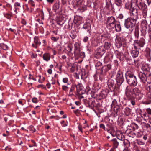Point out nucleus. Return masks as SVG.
Instances as JSON below:
<instances>
[{
  "mask_svg": "<svg viewBox=\"0 0 151 151\" xmlns=\"http://www.w3.org/2000/svg\"><path fill=\"white\" fill-rule=\"evenodd\" d=\"M132 14L130 17L137 21L138 17L139 10L136 8H132L131 10Z\"/></svg>",
  "mask_w": 151,
  "mask_h": 151,
  "instance_id": "ddd939ff",
  "label": "nucleus"
},
{
  "mask_svg": "<svg viewBox=\"0 0 151 151\" xmlns=\"http://www.w3.org/2000/svg\"><path fill=\"white\" fill-rule=\"evenodd\" d=\"M85 54L83 52H80L79 55L77 56V57H80L81 58H82L85 57Z\"/></svg>",
  "mask_w": 151,
  "mask_h": 151,
  "instance_id": "58836bf2",
  "label": "nucleus"
},
{
  "mask_svg": "<svg viewBox=\"0 0 151 151\" xmlns=\"http://www.w3.org/2000/svg\"><path fill=\"white\" fill-rule=\"evenodd\" d=\"M133 94L135 95L137 99H140L143 97V94L140 90L138 88L136 87L133 88Z\"/></svg>",
  "mask_w": 151,
  "mask_h": 151,
  "instance_id": "9d476101",
  "label": "nucleus"
},
{
  "mask_svg": "<svg viewBox=\"0 0 151 151\" xmlns=\"http://www.w3.org/2000/svg\"><path fill=\"white\" fill-rule=\"evenodd\" d=\"M67 50L69 53H71V51L72 50V46L71 45H68L67 47Z\"/></svg>",
  "mask_w": 151,
  "mask_h": 151,
  "instance_id": "c9c22d12",
  "label": "nucleus"
},
{
  "mask_svg": "<svg viewBox=\"0 0 151 151\" xmlns=\"http://www.w3.org/2000/svg\"><path fill=\"white\" fill-rule=\"evenodd\" d=\"M118 41V44L119 47L121 46L122 44L124 42V40L122 38H120L117 39Z\"/></svg>",
  "mask_w": 151,
  "mask_h": 151,
  "instance_id": "a878e982",
  "label": "nucleus"
},
{
  "mask_svg": "<svg viewBox=\"0 0 151 151\" xmlns=\"http://www.w3.org/2000/svg\"><path fill=\"white\" fill-rule=\"evenodd\" d=\"M105 52V49L103 46L99 47L96 51L95 54L98 58L101 57Z\"/></svg>",
  "mask_w": 151,
  "mask_h": 151,
  "instance_id": "f8f14e48",
  "label": "nucleus"
},
{
  "mask_svg": "<svg viewBox=\"0 0 151 151\" xmlns=\"http://www.w3.org/2000/svg\"><path fill=\"white\" fill-rule=\"evenodd\" d=\"M116 80L118 86H120L123 82L124 79L122 72L119 71L116 75Z\"/></svg>",
  "mask_w": 151,
  "mask_h": 151,
  "instance_id": "0eeeda50",
  "label": "nucleus"
},
{
  "mask_svg": "<svg viewBox=\"0 0 151 151\" xmlns=\"http://www.w3.org/2000/svg\"><path fill=\"white\" fill-rule=\"evenodd\" d=\"M60 7V3L59 2L56 3L55 4L53 5V9L55 10V11L57 10H58Z\"/></svg>",
  "mask_w": 151,
  "mask_h": 151,
  "instance_id": "7c9ffc66",
  "label": "nucleus"
},
{
  "mask_svg": "<svg viewBox=\"0 0 151 151\" xmlns=\"http://www.w3.org/2000/svg\"><path fill=\"white\" fill-rule=\"evenodd\" d=\"M0 47L2 49L5 50H7L8 48V46L4 43H1L0 44Z\"/></svg>",
  "mask_w": 151,
  "mask_h": 151,
  "instance_id": "c756f323",
  "label": "nucleus"
},
{
  "mask_svg": "<svg viewBox=\"0 0 151 151\" xmlns=\"http://www.w3.org/2000/svg\"><path fill=\"white\" fill-rule=\"evenodd\" d=\"M68 88L67 86L65 85H63L62 89L63 90L67 91H68Z\"/></svg>",
  "mask_w": 151,
  "mask_h": 151,
  "instance_id": "c03bdc74",
  "label": "nucleus"
},
{
  "mask_svg": "<svg viewBox=\"0 0 151 151\" xmlns=\"http://www.w3.org/2000/svg\"><path fill=\"white\" fill-rule=\"evenodd\" d=\"M74 51L79 50L80 49L79 44L78 43L76 42L74 44Z\"/></svg>",
  "mask_w": 151,
  "mask_h": 151,
  "instance_id": "e433bc0d",
  "label": "nucleus"
},
{
  "mask_svg": "<svg viewBox=\"0 0 151 151\" xmlns=\"http://www.w3.org/2000/svg\"><path fill=\"white\" fill-rule=\"evenodd\" d=\"M115 4L119 7H121L122 5V0H115Z\"/></svg>",
  "mask_w": 151,
  "mask_h": 151,
  "instance_id": "cd10ccee",
  "label": "nucleus"
},
{
  "mask_svg": "<svg viewBox=\"0 0 151 151\" xmlns=\"http://www.w3.org/2000/svg\"><path fill=\"white\" fill-rule=\"evenodd\" d=\"M146 88L149 92L151 91V82H148Z\"/></svg>",
  "mask_w": 151,
  "mask_h": 151,
  "instance_id": "72a5a7b5",
  "label": "nucleus"
},
{
  "mask_svg": "<svg viewBox=\"0 0 151 151\" xmlns=\"http://www.w3.org/2000/svg\"><path fill=\"white\" fill-rule=\"evenodd\" d=\"M76 86V85H73L70 90V93L74 90Z\"/></svg>",
  "mask_w": 151,
  "mask_h": 151,
  "instance_id": "8fccbe9b",
  "label": "nucleus"
},
{
  "mask_svg": "<svg viewBox=\"0 0 151 151\" xmlns=\"http://www.w3.org/2000/svg\"><path fill=\"white\" fill-rule=\"evenodd\" d=\"M138 144L139 145H142L144 144V143L141 141L139 140L138 141Z\"/></svg>",
  "mask_w": 151,
  "mask_h": 151,
  "instance_id": "0e129e2a",
  "label": "nucleus"
},
{
  "mask_svg": "<svg viewBox=\"0 0 151 151\" xmlns=\"http://www.w3.org/2000/svg\"><path fill=\"white\" fill-rule=\"evenodd\" d=\"M88 40V37L87 36H85L83 38V41L85 42H87Z\"/></svg>",
  "mask_w": 151,
  "mask_h": 151,
  "instance_id": "5fc2aeb1",
  "label": "nucleus"
},
{
  "mask_svg": "<svg viewBox=\"0 0 151 151\" xmlns=\"http://www.w3.org/2000/svg\"><path fill=\"white\" fill-rule=\"evenodd\" d=\"M34 42L35 44L36 45L38 46L40 45L41 44V42L38 37H35L34 38Z\"/></svg>",
  "mask_w": 151,
  "mask_h": 151,
  "instance_id": "5701e85b",
  "label": "nucleus"
},
{
  "mask_svg": "<svg viewBox=\"0 0 151 151\" xmlns=\"http://www.w3.org/2000/svg\"><path fill=\"white\" fill-rule=\"evenodd\" d=\"M146 110L147 112L150 115H151V109L150 108H147L146 109Z\"/></svg>",
  "mask_w": 151,
  "mask_h": 151,
  "instance_id": "3c124183",
  "label": "nucleus"
},
{
  "mask_svg": "<svg viewBox=\"0 0 151 151\" xmlns=\"http://www.w3.org/2000/svg\"><path fill=\"white\" fill-rule=\"evenodd\" d=\"M116 23V20L113 17H108L107 21V27L111 28Z\"/></svg>",
  "mask_w": 151,
  "mask_h": 151,
  "instance_id": "9b49d317",
  "label": "nucleus"
},
{
  "mask_svg": "<svg viewBox=\"0 0 151 151\" xmlns=\"http://www.w3.org/2000/svg\"><path fill=\"white\" fill-rule=\"evenodd\" d=\"M81 52L80 49H79V50H77L74 51V56L75 57H77L78 55H79V53Z\"/></svg>",
  "mask_w": 151,
  "mask_h": 151,
  "instance_id": "ea45409f",
  "label": "nucleus"
},
{
  "mask_svg": "<svg viewBox=\"0 0 151 151\" xmlns=\"http://www.w3.org/2000/svg\"><path fill=\"white\" fill-rule=\"evenodd\" d=\"M32 46L35 48H37L38 46L36 45L35 43H33L32 44Z\"/></svg>",
  "mask_w": 151,
  "mask_h": 151,
  "instance_id": "338daca9",
  "label": "nucleus"
},
{
  "mask_svg": "<svg viewBox=\"0 0 151 151\" xmlns=\"http://www.w3.org/2000/svg\"><path fill=\"white\" fill-rule=\"evenodd\" d=\"M29 4H31L32 6H35V4L34 3V1L32 0H29Z\"/></svg>",
  "mask_w": 151,
  "mask_h": 151,
  "instance_id": "4d7b16f0",
  "label": "nucleus"
},
{
  "mask_svg": "<svg viewBox=\"0 0 151 151\" xmlns=\"http://www.w3.org/2000/svg\"><path fill=\"white\" fill-rule=\"evenodd\" d=\"M137 133H136L135 132H130L129 134H128V135L129 137L134 138L135 137H139V136L137 135Z\"/></svg>",
  "mask_w": 151,
  "mask_h": 151,
  "instance_id": "c85d7f7f",
  "label": "nucleus"
},
{
  "mask_svg": "<svg viewBox=\"0 0 151 151\" xmlns=\"http://www.w3.org/2000/svg\"><path fill=\"white\" fill-rule=\"evenodd\" d=\"M134 34L135 38H138L139 36V31L137 30H136L134 32Z\"/></svg>",
  "mask_w": 151,
  "mask_h": 151,
  "instance_id": "37998d69",
  "label": "nucleus"
},
{
  "mask_svg": "<svg viewBox=\"0 0 151 151\" xmlns=\"http://www.w3.org/2000/svg\"><path fill=\"white\" fill-rule=\"evenodd\" d=\"M47 2L50 3V4H52V3L54 1V0H46Z\"/></svg>",
  "mask_w": 151,
  "mask_h": 151,
  "instance_id": "774afa93",
  "label": "nucleus"
},
{
  "mask_svg": "<svg viewBox=\"0 0 151 151\" xmlns=\"http://www.w3.org/2000/svg\"><path fill=\"white\" fill-rule=\"evenodd\" d=\"M51 39L55 42L58 39V38H57L54 37H51Z\"/></svg>",
  "mask_w": 151,
  "mask_h": 151,
  "instance_id": "13d9d810",
  "label": "nucleus"
},
{
  "mask_svg": "<svg viewBox=\"0 0 151 151\" xmlns=\"http://www.w3.org/2000/svg\"><path fill=\"white\" fill-rule=\"evenodd\" d=\"M109 93V91L107 89L101 91L99 96L100 98L104 99L106 97Z\"/></svg>",
  "mask_w": 151,
  "mask_h": 151,
  "instance_id": "2eb2a0df",
  "label": "nucleus"
},
{
  "mask_svg": "<svg viewBox=\"0 0 151 151\" xmlns=\"http://www.w3.org/2000/svg\"><path fill=\"white\" fill-rule=\"evenodd\" d=\"M101 128H102L103 129H105V127L104 125L103 124H101L99 126Z\"/></svg>",
  "mask_w": 151,
  "mask_h": 151,
  "instance_id": "680f3d73",
  "label": "nucleus"
},
{
  "mask_svg": "<svg viewBox=\"0 0 151 151\" xmlns=\"http://www.w3.org/2000/svg\"><path fill=\"white\" fill-rule=\"evenodd\" d=\"M4 17L7 18L8 19H10L11 17V14L8 13H4Z\"/></svg>",
  "mask_w": 151,
  "mask_h": 151,
  "instance_id": "a19ab883",
  "label": "nucleus"
},
{
  "mask_svg": "<svg viewBox=\"0 0 151 151\" xmlns=\"http://www.w3.org/2000/svg\"><path fill=\"white\" fill-rule=\"evenodd\" d=\"M70 36L71 37V38L73 39H74L76 38V35L75 34H73L72 33H71L70 34Z\"/></svg>",
  "mask_w": 151,
  "mask_h": 151,
  "instance_id": "bf43d9fd",
  "label": "nucleus"
},
{
  "mask_svg": "<svg viewBox=\"0 0 151 151\" xmlns=\"http://www.w3.org/2000/svg\"><path fill=\"white\" fill-rule=\"evenodd\" d=\"M83 28L86 30L87 32L90 33L91 32L90 25L89 24H85L83 27Z\"/></svg>",
  "mask_w": 151,
  "mask_h": 151,
  "instance_id": "aec40b11",
  "label": "nucleus"
},
{
  "mask_svg": "<svg viewBox=\"0 0 151 151\" xmlns=\"http://www.w3.org/2000/svg\"><path fill=\"white\" fill-rule=\"evenodd\" d=\"M145 55L147 57L148 60L150 61L151 59L150 49L149 48H146L145 50Z\"/></svg>",
  "mask_w": 151,
  "mask_h": 151,
  "instance_id": "f3484780",
  "label": "nucleus"
},
{
  "mask_svg": "<svg viewBox=\"0 0 151 151\" xmlns=\"http://www.w3.org/2000/svg\"><path fill=\"white\" fill-rule=\"evenodd\" d=\"M139 9H141L143 17L145 18L147 17V6L143 2L137 5Z\"/></svg>",
  "mask_w": 151,
  "mask_h": 151,
  "instance_id": "6e6552de",
  "label": "nucleus"
},
{
  "mask_svg": "<svg viewBox=\"0 0 151 151\" xmlns=\"http://www.w3.org/2000/svg\"><path fill=\"white\" fill-rule=\"evenodd\" d=\"M29 128L30 130L33 132H35L36 131L35 129L34 128V126L32 125L30 126Z\"/></svg>",
  "mask_w": 151,
  "mask_h": 151,
  "instance_id": "09e8293b",
  "label": "nucleus"
},
{
  "mask_svg": "<svg viewBox=\"0 0 151 151\" xmlns=\"http://www.w3.org/2000/svg\"><path fill=\"white\" fill-rule=\"evenodd\" d=\"M145 127L147 128H150L151 127V126H150V125L148 124H146L145 125Z\"/></svg>",
  "mask_w": 151,
  "mask_h": 151,
  "instance_id": "e2e57ef3",
  "label": "nucleus"
},
{
  "mask_svg": "<svg viewBox=\"0 0 151 151\" xmlns=\"http://www.w3.org/2000/svg\"><path fill=\"white\" fill-rule=\"evenodd\" d=\"M112 141L113 142L114 147L115 148H117L119 145V142L117 141V139H112Z\"/></svg>",
  "mask_w": 151,
  "mask_h": 151,
  "instance_id": "bb28decb",
  "label": "nucleus"
},
{
  "mask_svg": "<svg viewBox=\"0 0 151 151\" xmlns=\"http://www.w3.org/2000/svg\"><path fill=\"white\" fill-rule=\"evenodd\" d=\"M43 58L44 60L48 62L50 60V55L48 53H44L43 55Z\"/></svg>",
  "mask_w": 151,
  "mask_h": 151,
  "instance_id": "412c9836",
  "label": "nucleus"
},
{
  "mask_svg": "<svg viewBox=\"0 0 151 151\" xmlns=\"http://www.w3.org/2000/svg\"><path fill=\"white\" fill-rule=\"evenodd\" d=\"M139 50L135 49L131 51V54L133 57H136L138 56L139 54Z\"/></svg>",
  "mask_w": 151,
  "mask_h": 151,
  "instance_id": "4be33fe9",
  "label": "nucleus"
},
{
  "mask_svg": "<svg viewBox=\"0 0 151 151\" xmlns=\"http://www.w3.org/2000/svg\"><path fill=\"white\" fill-rule=\"evenodd\" d=\"M11 68L15 74H16L17 76H19V70L18 69L17 66L16 65H14Z\"/></svg>",
  "mask_w": 151,
  "mask_h": 151,
  "instance_id": "a211bd4d",
  "label": "nucleus"
},
{
  "mask_svg": "<svg viewBox=\"0 0 151 151\" xmlns=\"http://www.w3.org/2000/svg\"><path fill=\"white\" fill-rule=\"evenodd\" d=\"M150 74L149 71L147 73L140 72L139 73L138 76L141 81L143 83H145L147 81V77L150 76Z\"/></svg>",
  "mask_w": 151,
  "mask_h": 151,
  "instance_id": "423d86ee",
  "label": "nucleus"
},
{
  "mask_svg": "<svg viewBox=\"0 0 151 151\" xmlns=\"http://www.w3.org/2000/svg\"><path fill=\"white\" fill-rule=\"evenodd\" d=\"M111 68V65L110 64H108L103 67H102L101 68V71L102 72L103 70H104L105 72H106Z\"/></svg>",
  "mask_w": 151,
  "mask_h": 151,
  "instance_id": "6ab92c4d",
  "label": "nucleus"
},
{
  "mask_svg": "<svg viewBox=\"0 0 151 151\" xmlns=\"http://www.w3.org/2000/svg\"><path fill=\"white\" fill-rule=\"evenodd\" d=\"M125 114L128 115L131 113V109L128 107H127L125 109Z\"/></svg>",
  "mask_w": 151,
  "mask_h": 151,
  "instance_id": "f704fd0d",
  "label": "nucleus"
},
{
  "mask_svg": "<svg viewBox=\"0 0 151 151\" xmlns=\"http://www.w3.org/2000/svg\"><path fill=\"white\" fill-rule=\"evenodd\" d=\"M142 69L143 71V72L147 73L148 71L150 72L149 69L147 65H143L142 67Z\"/></svg>",
  "mask_w": 151,
  "mask_h": 151,
  "instance_id": "b1692460",
  "label": "nucleus"
},
{
  "mask_svg": "<svg viewBox=\"0 0 151 151\" xmlns=\"http://www.w3.org/2000/svg\"><path fill=\"white\" fill-rule=\"evenodd\" d=\"M115 29L116 32H119L121 30V27L119 23H116L114 24V25L111 28H109V29Z\"/></svg>",
  "mask_w": 151,
  "mask_h": 151,
  "instance_id": "dca6fc26",
  "label": "nucleus"
},
{
  "mask_svg": "<svg viewBox=\"0 0 151 151\" xmlns=\"http://www.w3.org/2000/svg\"><path fill=\"white\" fill-rule=\"evenodd\" d=\"M75 88H76L77 92H79L80 91L82 90L83 88L82 85L80 83L78 84L77 85H76Z\"/></svg>",
  "mask_w": 151,
  "mask_h": 151,
  "instance_id": "393cba45",
  "label": "nucleus"
},
{
  "mask_svg": "<svg viewBox=\"0 0 151 151\" xmlns=\"http://www.w3.org/2000/svg\"><path fill=\"white\" fill-rule=\"evenodd\" d=\"M135 1L137 5L143 2L142 0H135Z\"/></svg>",
  "mask_w": 151,
  "mask_h": 151,
  "instance_id": "de8ad7c7",
  "label": "nucleus"
},
{
  "mask_svg": "<svg viewBox=\"0 0 151 151\" xmlns=\"http://www.w3.org/2000/svg\"><path fill=\"white\" fill-rule=\"evenodd\" d=\"M111 107L113 109L116 115L122 111V107L120 104H118L116 99H114L112 101Z\"/></svg>",
  "mask_w": 151,
  "mask_h": 151,
  "instance_id": "39448f33",
  "label": "nucleus"
},
{
  "mask_svg": "<svg viewBox=\"0 0 151 151\" xmlns=\"http://www.w3.org/2000/svg\"><path fill=\"white\" fill-rule=\"evenodd\" d=\"M68 80L67 78L65 77L63 78V82L65 83H67L68 85H69V84L68 83Z\"/></svg>",
  "mask_w": 151,
  "mask_h": 151,
  "instance_id": "a18cd8bd",
  "label": "nucleus"
},
{
  "mask_svg": "<svg viewBox=\"0 0 151 151\" xmlns=\"http://www.w3.org/2000/svg\"><path fill=\"white\" fill-rule=\"evenodd\" d=\"M111 2L110 1L108 0V1H106V4L105 7L106 9H109L111 4Z\"/></svg>",
  "mask_w": 151,
  "mask_h": 151,
  "instance_id": "79ce46f5",
  "label": "nucleus"
},
{
  "mask_svg": "<svg viewBox=\"0 0 151 151\" xmlns=\"http://www.w3.org/2000/svg\"><path fill=\"white\" fill-rule=\"evenodd\" d=\"M70 67V71L72 73L74 72L75 70V66L74 65H72Z\"/></svg>",
  "mask_w": 151,
  "mask_h": 151,
  "instance_id": "49530a36",
  "label": "nucleus"
},
{
  "mask_svg": "<svg viewBox=\"0 0 151 151\" xmlns=\"http://www.w3.org/2000/svg\"><path fill=\"white\" fill-rule=\"evenodd\" d=\"M55 79L53 77H52L50 81V83H51L52 84L54 85L55 84Z\"/></svg>",
  "mask_w": 151,
  "mask_h": 151,
  "instance_id": "603ef678",
  "label": "nucleus"
},
{
  "mask_svg": "<svg viewBox=\"0 0 151 151\" xmlns=\"http://www.w3.org/2000/svg\"><path fill=\"white\" fill-rule=\"evenodd\" d=\"M14 7H21L20 3L18 2H16L14 4Z\"/></svg>",
  "mask_w": 151,
  "mask_h": 151,
  "instance_id": "6e6d98bb",
  "label": "nucleus"
},
{
  "mask_svg": "<svg viewBox=\"0 0 151 151\" xmlns=\"http://www.w3.org/2000/svg\"><path fill=\"white\" fill-rule=\"evenodd\" d=\"M21 22L24 25H26V22L24 19H22Z\"/></svg>",
  "mask_w": 151,
  "mask_h": 151,
  "instance_id": "052dcab7",
  "label": "nucleus"
},
{
  "mask_svg": "<svg viewBox=\"0 0 151 151\" xmlns=\"http://www.w3.org/2000/svg\"><path fill=\"white\" fill-rule=\"evenodd\" d=\"M82 0H73L72 4L74 8L78 7V11L83 12L87 10L86 6L82 4Z\"/></svg>",
  "mask_w": 151,
  "mask_h": 151,
  "instance_id": "7ed1b4c3",
  "label": "nucleus"
},
{
  "mask_svg": "<svg viewBox=\"0 0 151 151\" xmlns=\"http://www.w3.org/2000/svg\"><path fill=\"white\" fill-rule=\"evenodd\" d=\"M47 72L48 73L50 74H52V70L51 69H49L47 70Z\"/></svg>",
  "mask_w": 151,
  "mask_h": 151,
  "instance_id": "69168bd1",
  "label": "nucleus"
},
{
  "mask_svg": "<svg viewBox=\"0 0 151 151\" xmlns=\"http://www.w3.org/2000/svg\"><path fill=\"white\" fill-rule=\"evenodd\" d=\"M108 85L109 88L111 91H114L116 88V86L114 81L111 79H109L108 80Z\"/></svg>",
  "mask_w": 151,
  "mask_h": 151,
  "instance_id": "4468645a",
  "label": "nucleus"
},
{
  "mask_svg": "<svg viewBox=\"0 0 151 151\" xmlns=\"http://www.w3.org/2000/svg\"><path fill=\"white\" fill-rule=\"evenodd\" d=\"M32 101L33 102L36 103H37L38 102V100L36 98H33L32 99Z\"/></svg>",
  "mask_w": 151,
  "mask_h": 151,
  "instance_id": "864d4df0",
  "label": "nucleus"
},
{
  "mask_svg": "<svg viewBox=\"0 0 151 151\" xmlns=\"http://www.w3.org/2000/svg\"><path fill=\"white\" fill-rule=\"evenodd\" d=\"M131 127L132 128L133 130H135L138 128V125L135 123H132L131 124Z\"/></svg>",
  "mask_w": 151,
  "mask_h": 151,
  "instance_id": "473e14b6",
  "label": "nucleus"
},
{
  "mask_svg": "<svg viewBox=\"0 0 151 151\" xmlns=\"http://www.w3.org/2000/svg\"><path fill=\"white\" fill-rule=\"evenodd\" d=\"M102 63L100 62H98L96 64L95 66L96 68L97 69H99L100 68H99L100 66H101L102 65Z\"/></svg>",
  "mask_w": 151,
  "mask_h": 151,
  "instance_id": "4c0bfd02",
  "label": "nucleus"
},
{
  "mask_svg": "<svg viewBox=\"0 0 151 151\" xmlns=\"http://www.w3.org/2000/svg\"><path fill=\"white\" fill-rule=\"evenodd\" d=\"M133 89L127 86L125 90V94L128 99H131L133 97Z\"/></svg>",
  "mask_w": 151,
  "mask_h": 151,
  "instance_id": "1a4fd4ad",
  "label": "nucleus"
},
{
  "mask_svg": "<svg viewBox=\"0 0 151 151\" xmlns=\"http://www.w3.org/2000/svg\"><path fill=\"white\" fill-rule=\"evenodd\" d=\"M111 46V45L110 43H109L108 42H105L104 45V49H108L110 48Z\"/></svg>",
  "mask_w": 151,
  "mask_h": 151,
  "instance_id": "2f4dec72",
  "label": "nucleus"
},
{
  "mask_svg": "<svg viewBox=\"0 0 151 151\" xmlns=\"http://www.w3.org/2000/svg\"><path fill=\"white\" fill-rule=\"evenodd\" d=\"M145 44V39L143 37H142L139 40H134L133 45L134 49L143 51V48Z\"/></svg>",
  "mask_w": 151,
  "mask_h": 151,
  "instance_id": "f03ea898",
  "label": "nucleus"
},
{
  "mask_svg": "<svg viewBox=\"0 0 151 151\" xmlns=\"http://www.w3.org/2000/svg\"><path fill=\"white\" fill-rule=\"evenodd\" d=\"M125 77L127 82L130 86L134 87L137 86V79L133 73L130 71L127 72L125 74Z\"/></svg>",
  "mask_w": 151,
  "mask_h": 151,
  "instance_id": "f257e3e1",
  "label": "nucleus"
},
{
  "mask_svg": "<svg viewBox=\"0 0 151 151\" xmlns=\"http://www.w3.org/2000/svg\"><path fill=\"white\" fill-rule=\"evenodd\" d=\"M136 21L132 18H128L125 20L124 26L127 28H130V31L131 32L133 30V27L135 26Z\"/></svg>",
  "mask_w": 151,
  "mask_h": 151,
  "instance_id": "20e7f679",
  "label": "nucleus"
}]
</instances>
